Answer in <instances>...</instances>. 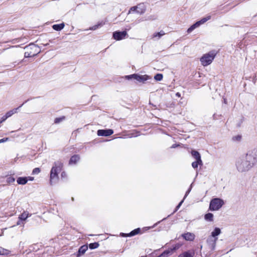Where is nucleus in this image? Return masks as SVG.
Returning a JSON list of instances; mask_svg holds the SVG:
<instances>
[{
    "mask_svg": "<svg viewBox=\"0 0 257 257\" xmlns=\"http://www.w3.org/2000/svg\"><path fill=\"white\" fill-rule=\"evenodd\" d=\"M113 133L112 130H99L97 134L98 136H109Z\"/></svg>",
    "mask_w": 257,
    "mask_h": 257,
    "instance_id": "obj_10",
    "label": "nucleus"
},
{
    "mask_svg": "<svg viewBox=\"0 0 257 257\" xmlns=\"http://www.w3.org/2000/svg\"><path fill=\"white\" fill-rule=\"evenodd\" d=\"M182 237L187 241H193L195 238V235L193 233L187 232L182 234Z\"/></svg>",
    "mask_w": 257,
    "mask_h": 257,
    "instance_id": "obj_11",
    "label": "nucleus"
},
{
    "mask_svg": "<svg viewBox=\"0 0 257 257\" xmlns=\"http://www.w3.org/2000/svg\"><path fill=\"white\" fill-rule=\"evenodd\" d=\"M88 248L87 246L83 245L79 249L78 252L79 254H82L85 252Z\"/></svg>",
    "mask_w": 257,
    "mask_h": 257,
    "instance_id": "obj_24",
    "label": "nucleus"
},
{
    "mask_svg": "<svg viewBox=\"0 0 257 257\" xmlns=\"http://www.w3.org/2000/svg\"><path fill=\"white\" fill-rule=\"evenodd\" d=\"M140 231V228H138L134 230L130 233V236H133L139 233Z\"/></svg>",
    "mask_w": 257,
    "mask_h": 257,
    "instance_id": "obj_32",
    "label": "nucleus"
},
{
    "mask_svg": "<svg viewBox=\"0 0 257 257\" xmlns=\"http://www.w3.org/2000/svg\"><path fill=\"white\" fill-rule=\"evenodd\" d=\"M15 181V179L12 176H10V177H8L7 179V182L8 183H12L14 182Z\"/></svg>",
    "mask_w": 257,
    "mask_h": 257,
    "instance_id": "obj_30",
    "label": "nucleus"
},
{
    "mask_svg": "<svg viewBox=\"0 0 257 257\" xmlns=\"http://www.w3.org/2000/svg\"><path fill=\"white\" fill-rule=\"evenodd\" d=\"M136 74H132V75H127V76H125V78H126L127 79H130L132 78L134 79V75H136Z\"/></svg>",
    "mask_w": 257,
    "mask_h": 257,
    "instance_id": "obj_36",
    "label": "nucleus"
},
{
    "mask_svg": "<svg viewBox=\"0 0 257 257\" xmlns=\"http://www.w3.org/2000/svg\"><path fill=\"white\" fill-rule=\"evenodd\" d=\"M7 118H8V117L7 116L6 114L3 116L1 118L0 123H2L3 122L5 121Z\"/></svg>",
    "mask_w": 257,
    "mask_h": 257,
    "instance_id": "obj_37",
    "label": "nucleus"
},
{
    "mask_svg": "<svg viewBox=\"0 0 257 257\" xmlns=\"http://www.w3.org/2000/svg\"><path fill=\"white\" fill-rule=\"evenodd\" d=\"M8 140H9V139L8 138H3L2 139H1L0 140V143H4V142L7 141Z\"/></svg>",
    "mask_w": 257,
    "mask_h": 257,
    "instance_id": "obj_38",
    "label": "nucleus"
},
{
    "mask_svg": "<svg viewBox=\"0 0 257 257\" xmlns=\"http://www.w3.org/2000/svg\"><path fill=\"white\" fill-rule=\"evenodd\" d=\"M165 35V33L163 31H161L159 32L155 33L153 35V38H158L159 39L162 36H164Z\"/></svg>",
    "mask_w": 257,
    "mask_h": 257,
    "instance_id": "obj_21",
    "label": "nucleus"
},
{
    "mask_svg": "<svg viewBox=\"0 0 257 257\" xmlns=\"http://www.w3.org/2000/svg\"><path fill=\"white\" fill-rule=\"evenodd\" d=\"M210 19H211V16H208L202 19L201 20L197 22V23L198 24V25L199 27L200 25L204 24L206 22L209 20Z\"/></svg>",
    "mask_w": 257,
    "mask_h": 257,
    "instance_id": "obj_19",
    "label": "nucleus"
},
{
    "mask_svg": "<svg viewBox=\"0 0 257 257\" xmlns=\"http://www.w3.org/2000/svg\"><path fill=\"white\" fill-rule=\"evenodd\" d=\"M163 77V76L162 74H157L155 76L154 79L157 81H161L162 80Z\"/></svg>",
    "mask_w": 257,
    "mask_h": 257,
    "instance_id": "obj_28",
    "label": "nucleus"
},
{
    "mask_svg": "<svg viewBox=\"0 0 257 257\" xmlns=\"http://www.w3.org/2000/svg\"><path fill=\"white\" fill-rule=\"evenodd\" d=\"M173 249H169L163 252L161 255L158 257H167L169 254L171 253Z\"/></svg>",
    "mask_w": 257,
    "mask_h": 257,
    "instance_id": "obj_22",
    "label": "nucleus"
},
{
    "mask_svg": "<svg viewBox=\"0 0 257 257\" xmlns=\"http://www.w3.org/2000/svg\"><path fill=\"white\" fill-rule=\"evenodd\" d=\"M224 200L219 198H215L211 200L209 209L211 211H218L224 204Z\"/></svg>",
    "mask_w": 257,
    "mask_h": 257,
    "instance_id": "obj_3",
    "label": "nucleus"
},
{
    "mask_svg": "<svg viewBox=\"0 0 257 257\" xmlns=\"http://www.w3.org/2000/svg\"><path fill=\"white\" fill-rule=\"evenodd\" d=\"M204 219L208 221H212L213 220V214L211 213H207L204 216Z\"/></svg>",
    "mask_w": 257,
    "mask_h": 257,
    "instance_id": "obj_20",
    "label": "nucleus"
},
{
    "mask_svg": "<svg viewBox=\"0 0 257 257\" xmlns=\"http://www.w3.org/2000/svg\"><path fill=\"white\" fill-rule=\"evenodd\" d=\"M232 139L233 141H240L241 139V136H240V135L235 136L233 137Z\"/></svg>",
    "mask_w": 257,
    "mask_h": 257,
    "instance_id": "obj_33",
    "label": "nucleus"
},
{
    "mask_svg": "<svg viewBox=\"0 0 257 257\" xmlns=\"http://www.w3.org/2000/svg\"><path fill=\"white\" fill-rule=\"evenodd\" d=\"M221 233V230L220 228L218 227H216L214 230L211 232V236L214 238V242L215 243L217 239L216 237L218 235H219Z\"/></svg>",
    "mask_w": 257,
    "mask_h": 257,
    "instance_id": "obj_12",
    "label": "nucleus"
},
{
    "mask_svg": "<svg viewBox=\"0 0 257 257\" xmlns=\"http://www.w3.org/2000/svg\"><path fill=\"white\" fill-rule=\"evenodd\" d=\"M190 191V189L188 190V191L186 192L185 195V197L184 198V199L179 203V204L178 205V206H177L176 208L177 209H179V207L181 206V205H182V203L184 201V199L185 198V197L188 195V194L189 193Z\"/></svg>",
    "mask_w": 257,
    "mask_h": 257,
    "instance_id": "obj_29",
    "label": "nucleus"
},
{
    "mask_svg": "<svg viewBox=\"0 0 257 257\" xmlns=\"http://www.w3.org/2000/svg\"><path fill=\"white\" fill-rule=\"evenodd\" d=\"M26 177L28 178V181L29 180V181H33L34 180V177H33L29 176V177Z\"/></svg>",
    "mask_w": 257,
    "mask_h": 257,
    "instance_id": "obj_40",
    "label": "nucleus"
},
{
    "mask_svg": "<svg viewBox=\"0 0 257 257\" xmlns=\"http://www.w3.org/2000/svg\"><path fill=\"white\" fill-rule=\"evenodd\" d=\"M63 119H64V117L56 118L55 119V123H59L60 121H61L62 120H63Z\"/></svg>",
    "mask_w": 257,
    "mask_h": 257,
    "instance_id": "obj_34",
    "label": "nucleus"
},
{
    "mask_svg": "<svg viewBox=\"0 0 257 257\" xmlns=\"http://www.w3.org/2000/svg\"><path fill=\"white\" fill-rule=\"evenodd\" d=\"M19 109V107L13 109L12 110H9L5 114L7 115V116L9 118L12 116L13 114L16 113L18 112V110Z\"/></svg>",
    "mask_w": 257,
    "mask_h": 257,
    "instance_id": "obj_16",
    "label": "nucleus"
},
{
    "mask_svg": "<svg viewBox=\"0 0 257 257\" xmlns=\"http://www.w3.org/2000/svg\"><path fill=\"white\" fill-rule=\"evenodd\" d=\"M17 182L19 185H25L28 182V178L26 177H20L18 178Z\"/></svg>",
    "mask_w": 257,
    "mask_h": 257,
    "instance_id": "obj_13",
    "label": "nucleus"
},
{
    "mask_svg": "<svg viewBox=\"0 0 257 257\" xmlns=\"http://www.w3.org/2000/svg\"><path fill=\"white\" fill-rule=\"evenodd\" d=\"M41 170L39 168H36L33 169L32 171V174H38L40 172Z\"/></svg>",
    "mask_w": 257,
    "mask_h": 257,
    "instance_id": "obj_31",
    "label": "nucleus"
},
{
    "mask_svg": "<svg viewBox=\"0 0 257 257\" xmlns=\"http://www.w3.org/2000/svg\"><path fill=\"white\" fill-rule=\"evenodd\" d=\"M40 52V48L36 45L31 44L26 47L25 53V57H32L38 54Z\"/></svg>",
    "mask_w": 257,
    "mask_h": 257,
    "instance_id": "obj_5",
    "label": "nucleus"
},
{
    "mask_svg": "<svg viewBox=\"0 0 257 257\" xmlns=\"http://www.w3.org/2000/svg\"><path fill=\"white\" fill-rule=\"evenodd\" d=\"M199 27V26L197 22H196L194 24L192 25L190 28H189L187 30V32L188 33H190L193 30H194L195 29Z\"/></svg>",
    "mask_w": 257,
    "mask_h": 257,
    "instance_id": "obj_25",
    "label": "nucleus"
},
{
    "mask_svg": "<svg viewBox=\"0 0 257 257\" xmlns=\"http://www.w3.org/2000/svg\"><path fill=\"white\" fill-rule=\"evenodd\" d=\"M22 105H23V104H22V105L19 107V108L21 107Z\"/></svg>",
    "mask_w": 257,
    "mask_h": 257,
    "instance_id": "obj_44",
    "label": "nucleus"
},
{
    "mask_svg": "<svg viewBox=\"0 0 257 257\" xmlns=\"http://www.w3.org/2000/svg\"><path fill=\"white\" fill-rule=\"evenodd\" d=\"M191 155L196 160L201 162V156L198 152L195 150L192 151Z\"/></svg>",
    "mask_w": 257,
    "mask_h": 257,
    "instance_id": "obj_14",
    "label": "nucleus"
},
{
    "mask_svg": "<svg viewBox=\"0 0 257 257\" xmlns=\"http://www.w3.org/2000/svg\"><path fill=\"white\" fill-rule=\"evenodd\" d=\"M146 11V7L144 4H140L136 7H132L128 12V14L133 12H136L137 13L142 14L145 13Z\"/></svg>",
    "mask_w": 257,
    "mask_h": 257,
    "instance_id": "obj_7",
    "label": "nucleus"
},
{
    "mask_svg": "<svg viewBox=\"0 0 257 257\" xmlns=\"http://www.w3.org/2000/svg\"><path fill=\"white\" fill-rule=\"evenodd\" d=\"M254 165L244 156L238 160L236 167L238 172L241 173L249 171Z\"/></svg>",
    "mask_w": 257,
    "mask_h": 257,
    "instance_id": "obj_1",
    "label": "nucleus"
},
{
    "mask_svg": "<svg viewBox=\"0 0 257 257\" xmlns=\"http://www.w3.org/2000/svg\"><path fill=\"white\" fill-rule=\"evenodd\" d=\"M64 23H61L60 24H55L52 26L53 29L56 31H60L62 29H63L64 28Z\"/></svg>",
    "mask_w": 257,
    "mask_h": 257,
    "instance_id": "obj_18",
    "label": "nucleus"
},
{
    "mask_svg": "<svg viewBox=\"0 0 257 257\" xmlns=\"http://www.w3.org/2000/svg\"><path fill=\"white\" fill-rule=\"evenodd\" d=\"M126 35L127 32L126 31H115L113 33V38L116 41H119L124 39Z\"/></svg>",
    "mask_w": 257,
    "mask_h": 257,
    "instance_id": "obj_8",
    "label": "nucleus"
},
{
    "mask_svg": "<svg viewBox=\"0 0 257 257\" xmlns=\"http://www.w3.org/2000/svg\"><path fill=\"white\" fill-rule=\"evenodd\" d=\"M80 159V157L78 155L72 156L69 161L70 164H75Z\"/></svg>",
    "mask_w": 257,
    "mask_h": 257,
    "instance_id": "obj_15",
    "label": "nucleus"
},
{
    "mask_svg": "<svg viewBox=\"0 0 257 257\" xmlns=\"http://www.w3.org/2000/svg\"><path fill=\"white\" fill-rule=\"evenodd\" d=\"M10 253V251L0 247V255H7Z\"/></svg>",
    "mask_w": 257,
    "mask_h": 257,
    "instance_id": "obj_26",
    "label": "nucleus"
},
{
    "mask_svg": "<svg viewBox=\"0 0 257 257\" xmlns=\"http://www.w3.org/2000/svg\"><path fill=\"white\" fill-rule=\"evenodd\" d=\"M23 220H20V219H19V220L18 221L17 223V225H21V224H23V226L24 225V223L22 222Z\"/></svg>",
    "mask_w": 257,
    "mask_h": 257,
    "instance_id": "obj_39",
    "label": "nucleus"
},
{
    "mask_svg": "<svg viewBox=\"0 0 257 257\" xmlns=\"http://www.w3.org/2000/svg\"><path fill=\"white\" fill-rule=\"evenodd\" d=\"M182 254L183 257H193L192 255L188 252H186Z\"/></svg>",
    "mask_w": 257,
    "mask_h": 257,
    "instance_id": "obj_35",
    "label": "nucleus"
},
{
    "mask_svg": "<svg viewBox=\"0 0 257 257\" xmlns=\"http://www.w3.org/2000/svg\"><path fill=\"white\" fill-rule=\"evenodd\" d=\"M245 157L254 165L257 163V149L255 148L248 151Z\"/></svg>",
    "mask_w": 257,
    "mask_h": 257,
    "instance_id": "obj_6",
    "label": "nucleus"
},
{
    "mask_svg": "<svg viewBox=\"0 0 257 257\" xmlns=\"http://www.w3.org/2000/svg\"><path fill=\"white\" fill-rule=\"evenodd\" d=\"M29 217V214L26 211H24L19 216V219L20 220H25L27 218Z\"/></svg>",
    "mask_w": 257,
    "mask_h": 257,
    "instance_id": "obj_17",
    "label": "nucleus"
},
{
    "mask_svg": "<svg viewBox=\"0 0 257 257\" xmlns=\"http://www.w3.org/2000/svg\"><path fill=\"white\" fill-rule=\"evenodd\" d=\"M179 257H183V254H181V255H180L179 256Z\"/></svg>",
    "mask_w": 257,
    "mask_h": 257,
    "instance_id": "obj_42",
    "label": "nucleus"
},
{
    "mask_svg": "<svg viewBox=\"0 0 257 257\" xmlns=\"http://www.w3.org/2000/svg\"><path fill=\"white\" fill-rule=\"evenodd\" d=\"M134 79L140 82L145 83V81L151 79V77L148 75H140L137 74L136 75H134Z\"/></svg>",
    "mask_w": 257,
    "mask_h": 257,
    "instance_id": "obj_9",
    "label": "nucleus"
},
{
    "mask_svg": "<svg viewBox=\"0 0 257 257\" xmlns=\"http://www.w3.org/2000/svg\"><path fill=\"white\" fill-rule=\"evenodd\" d=\"M63 164L60 162H55L50 172V183L52 184L58 179V174L61 171Z\"/></svg>",
    "mask_w": 257,
    "mask_h": 257,
    "instance_id": "obj_2",
    "label": "nucleus"
},
{
    "mask_svg": "<svg viewBox=\"0 0 257 257\" xmlns=\"http://www.w3.org/2000/svg\"><path fill=\"white\" fill-rule=\"evenodd\" d=\"M99 246V244L97 242H94L90 243L89 247L90 249H95Z\"/></svg>",
    "mask_w": 257,
    "mask_h": 257,
    "instance_id": "obj_27",
    "label": "nucleus"
},
{
    "mask_svg": "<svg viewBox=\"0 0 257 257\" xmlns=\"http://www.w3.org/2000/svg\"><path fill=\"white\" fill-rule=\"evenodd\" d=\"M153 227H147V229L152 228Z\"/></svg>",
    "mask_w": 257,
    "mask_h": 257,
    "instance_id": "obj_43",
    "label": "nucleus"
},
{
    "mask_svg": "<svg viewBox=\"0 0 257 257\" xmlns=\"http://www.w3.org/2000/svg\"><path fill=\"white\" fill-rule=\"evenodd\" d=\"M216 54L214 52H211L204 54L200 58L201 64L204 66H206L210 64L215 58Z\"/></svg>",
    "mask_w": 257,
    "mask_h": 257,
    "instance_id": "obj_4",
    "label": "nucleus"
},
{
    "mask_svg": "<svg viewBox=\"0 0 257 257\" xmlns=\"http://www.w3.org/2000/svg\"><path fill=\"white\" fill-rule=\"evenodd\" d=\"M65 172H62L61 174V176L62 177H64L65 176Z\"/></svg>",
    "mask_w": 257,
    "mask_h": 257,
    "instance_id": "obj_41",
    "label": "nucleus"
},
{
    "mask_svg": "<svg viewBox=\"0 0 257 257\" xmlns=\"http://www.w3.org/2000/svg\"><path fill=\"white\" fill-rule=\"evenodd\" d=\"M202 165V161L201 160V162H200L198 160H196L195 161L193 162L192 163V166L193 168H197L198 166V165Z\"/></svg>",
    "mask_w": 257,
    "mask_h": 257,
    "instance_id": "obj_23",
    "label": "nucleus"
}]
</instances>
